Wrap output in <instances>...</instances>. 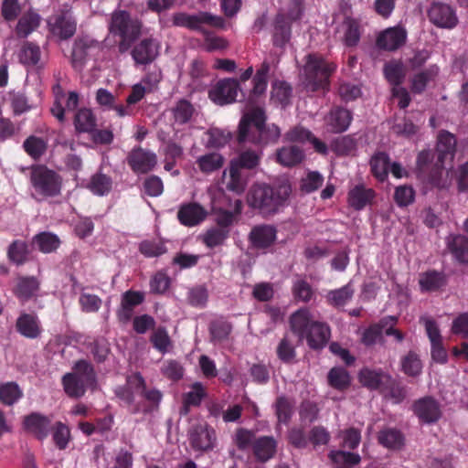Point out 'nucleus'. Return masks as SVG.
Segmentation results:
<instances>
[{
    "instance_id": "4be33fe9",
    "label": "nucleus",
    "mask_w": 468,
    "mask_h": 468,
    "mask_svg": "<svg viewBox=\"0 0 468 468\" xmlns=\"http://www.w3.org/2000/svg\"><path fill=\"white\" fill-rule=\"evenodd\" d=\"M40 281L34 276H18L13 289L14 295L25 303L38 296Z\"/></svg>"
},
{
    "instance_id": "412c9836",
    "label": "nucleus",
    "mask_w": 468,
    "mask_h": 468,
    "mask_svg": "<svg viewBox=\"0 0 468 468\" xmlns=\"http://www.w3.org/2000/svg\"><path fill=\"white\" fill-rule=\"evenodd\" d=\"M407 40V31L400 27L387 28L379 33L376 44L378 48L387 51H395L402 47Z\"/></svg>"
},
{
    "instance_id": "a211bd4d",
    "label": "nucleus",
    "mask_w": 468,
    "mask_h": 468,
    "mask_svg": "<svg viewBox=\"0 0 468 468\" xmlns=\"http://www.w3.org/2000/svg\"><path fill=\"white\" fill-rule=\"evenodd\" d=\"M23 427L38 441L48 438L51 431V420L39 412H31L23 419Z\"/></svg>"
},
{
    "instance_id": "393cba45",
    "label": "nucleus",
    "mask_w": 468,
    "mask_h": 468,
    "mask_svg": "<svg viewBox=\"0 0 468 468\" xmlns=\"http://www.w3.org/2000/svg\"><path fill=\"white\" fill-rule=\"evenodd\" d=\"M353 120L352 112L343 107H333L325 118L328 130L333 133L346 132Z\"/></svg>"
},
{
    "instance_id": "ddd939ff",
    "label": "nucleus",
    "mask_w": 468,
    "mask_h": 468,
    "mask_svg": "<svg viewBox=\"0 0 468 468\" xmlns=\"http://www.w3.org/2000/svg\"><path fill=\"white\" fill-rule=\"evenodd\" d=\"M427 13L430 22L437 27L452 29L458 24L455 10L447 4L433 2Z\"/></svg>"
},
{
    "instance_id": "1a4fd4ad",
    "label": "nucleus",
    "mask_w": 468,
    "mask_h": 468,
    "mask_svg": "<svg viewBox=\"0 0 468 468\" xmlns=\"http://www.w3.org/2000/svg\"><path fill=\"white\" fill-rule=\"evenodd\" d=\"M48 27L54 37L68 40L77 31V20L70 11L65 10L52 16L48 21Z\"/></svg>"
},
{
    "instance_id": "e2e57ef3",
    "label": "nucleus",
    "mask_w": 468,
    "mask_h": 468,
    "mask_svg": "<svg viewBox=\"0 0 468 468\" xmlns=\"http://www.w3.org/2000/svg\"><path fill=\"white\" fill-rule=\"evenodd\" d=\"M207 136L206 146L207 148L218 149L229 143L231 138V133L218 128H212L207 132Z\"/></svg>"
},
{
    "instance_id": "a18cd8bd",
    "label": "nucleus",
    "mask_w": 468,
    "mask_h": 468,
    "mask_svg": "<svg viewBox=\"0 0 468 468\" xmlns=\"http://www.w3.org/2000/svg\"><path fill=\"white\" fill-rule=\"evenodd\" d=\"M448 249L459 263H468V239L466 237L453 236L448 241Z\"/></svg>"
},
{
    "instance_id": "f8f14e48",
    "label": "nucleus",
    "mask_w": 468,
    "mask_h": 468,
    "mask_svg": "<svg viewBox=\"0 0 468 468\" xmlns=\"http://www.w3.org/2000/svg\"><path fill=\"white\" fill-rule=\"evenodd\" d=\"M296 11L291 10L288 16L278 14L273 23L272 42L275 47L283 48L291 39V23L300 18L301 11L296 5Z\"/></svg>"
},
{
    "instance_id": "58836bf2",
    "label": "nucleus",
    "mask_w": 468,
    "mask_h": 468,
    "mask_svg": "<svg viewBox=\"0 0 468 468\" xmlns=\"http://www.w3.org/2000/svg\"><path fill=\"white\" fill-rule=\"evenodd\" d=\"M242 211V202L240 199L234 201V209L229 211L222 207H212V212L216 215V222L218 228L229 229V227L234 223L236 217L239 216Z\"/></svg>"
},
{
    "instance_id": "0e129e2a",
    "label": "nucleus",
    "mask_w": 468,
    "mask_h": 468,
    "mask_svg": "<svg viewBox=\"0 0 468 468\" xmlns=\"http://www.w3.org/2000/svg\"><path fill=\"white\" fill-rule=\"evenodd\" d=\"M275 413L280 423L288 424L293 413V405L286 397L281 396L275 402Z\"/></svg>"
},
{
    "instance_id": "e433bc0d",
    "label": "nucleus",
    "mask_w": 468,
    "mask_h": 468,
    "mask_svg": "<svg viewBox=\"0 0 468 468\" xmlns=\"http://www.w3.org/2000/svg\"><path fill=\"white\" fill-rule=\"evenodd\" d=\"M70 374H74L77 379H80L89 388H94L97 384L96 372L92 364L85 359L76 361L72 367Z\"/></svg>"
},
{
    "instance_id": "ea45409f",
    "label": "nucleus",
    "mask_w": 468,
    "mask_h": 468,
    "mask_svg": "<svg viewBox=\"0 0 468 468\" xmlns=\"http://www.w3.org/2000/svg\"><path fill=\"white\" fill-rule=\"evenodd\" d=\"M40 16L30 10L18 19L16 27V34L19 38H25L35 31L40 25Z\"/></svg>"
},
{
    "instance_id": "c03bdc74",
    "label": "nucleus",
    "mask_w": 468,
    "mask_h": 468,
    "mask_svg": "<svg viewBox=\"0 0 468 468\" xmlns=\"http://www.w3.org/2000/svg\"><path fill=\"white\" fill-rule=\"evenodd\" d=\"M378 440L379 444L388 449H399L404 443L403 434L397 429L387 428L379 431Z\"/></svg>"
},
{
    "instance_id": "bf43d9fd",
    "label": "nucleus",
    "mask_w": 468,
    "mask_h": 468,
    "mask_svg": "<svg viewBox=\"0 0 468 468\" xmlns=\"http://www.w3.org/2000/svg\"><path fill=\"white\" fill-rule=\"evenodd\" d=\"M356 147V142L351 135L338 137L331 143L332 151L339 156L351 154Z\"/></svg>"
},
{
    "instance_id": "423d86ee",
    "label": "nucleus",
    "mask_w": 468,
    "mask_h": 468,
    "mask_svg": "<svg viewBox=\"0 0 468 468\" xmlns=\"http://www.w3.org/2000/svg\"><path fill=\"white\" fill-rule=\"evenodd\" d=\"M142 25L138 19L131 16L125 10H115L112 14L109 30L113 36L120 37V52H125L141 34Z\"/></svg>"
},
{
    "instance_id": "c85d7f7f",
    "label": "nucleus",
    "mask_w": 468,
    "mask_h": 468,
    "mask_svg": "<svg viewBox=\"0 0 468 468\" xmlns=\"http://www.w3.org/2000/svg\"><path fill=\"white\" fill-rule=\"evenodd\" d=\"M389 321H392L393 324H397L398 317L388 315L383 317L378 323L370 324L364 331L361 342L367 346H371L379 342L382 338L383 332H385V328L389 324Z\"/></svg>"
},
{
    "instance_id": "cd10ccee",
    "label": "nucleus",
    "mask_w": 468,
    "mask_h": 468,
    "mask_svg": "<svg viewBox=\"0 0 468 468\" xmlns=\"http://www.w3.org/2000/svg\"><path fill=\"white\" fill-rule=\"evenodd\" d=\"M375 198V191L367 188L364 185H356L347 194L348 205L355 210H362L371 204Z\"/></svg>"
},
{
    "instance_id": "864d4df0",
    "label": "nucleus",
    "mask_w": 468,
    "mask_h": 468,
    "mask_svg": "<svg viewBox=\"0 0 468 468\" xmlns=\"http://www.w3.org/2000/svg\"><path fill=\"white\" fill-rule=\"evenodd\" d=\"M248 184V179L243 171L229 165V180L227 183V189L237 195H241Z\"/></svg>"
},
{
    "instance_id": "9d476101",
    "label": "nucleus",
    "mask_w": 468,
    "mask_h": 468,
    "mask_svg": "<svg viewBox=\"0 0 468 468\" xmlns=\"http://www.w3.org/2000/svg\"><path fill=\"white\" fill-rule=\"evenodd\" d=\"M100 43L89 37H77L71 51V65L77 71H81L94 51L100 50Z\"/></svg>"
},
{
    "instance_id": "4d7b16f0",
    "label": "nucleus",
    "mask_w": 468,
    "mask_h": 468,
    "mask_svg": "<svg viewBox=\"0 0 468 468\" xmlns=\"http://www.w3.org/2000/svg\"><path fill=\"white\" fill-rule=\"evenodd\" d=\"M231 324L224 320H215L209 324L210 341L214 344L221 343L228 339L231 332Z\"/></svg>"
},
{
    "instance_id": "09e8293b",
    "label": "nucleus",
    "mask_w": 468,
    "mask_h": 468,
    "mask_svg": "<svg viewBox=\"0 0 468 468\" xmlns=\"http://www.w3.org/2000/svg\"><path fill=\"white\" fill-rule=\"evenodd\" d=\"M25 152L34 160H38L48 149V142L35 135L28 136L23 143Z\"/></svg>"
},
{
    "instance_id": "603ef678",
    "label": "nucleus",
    "mask_w": 468,
    "mask_h": 468,
    "mask_svg": "<svg viewBox=\"0 0 468 468\" xmlns=\"http://www.w3.org/2000/svg\"><path fill=\"white\" fill-rule=\"evenodd\" d=\"M346 27L344 33V43L346 47L357 46L361 37V27L359 22L352 17H346L344 20Z\"/></svg>"
},
{
    "instance_id": "4468645a",
    "label": "nucleus",
    "mask_w": 468,
    "mask_h": 468,
    "mask_svg": "<svg viewBox=\"0 0 468 468\" xmlns=\"http://www.w3.org/2000/svg\"><path fill=\"white\" fill-rule=\"evenodd\" d=\"M216 431L207 423L193 425L189 431V441L195 451L207 452L214 448Z\"/></svg>"
},
{
    "instance_id": "3c124183",
    "label": "nucleus",
    "mask_w": 468,
    "mask_h": 468,
    "mask_svg": "<svg viewBox=\"0 0 468 468\" xmlns=\"http://www.w3.org/2000/svg\"><path fill=\"white\" fill-rule=\"evenodd\" d=\"M438 72L439 68L436 65H432L414 75L411 82V90L418 94L424 91L427 84L438 74Z\"/></svg>"
},
{
    "instance_id": "f704fd0d",
    "label": "nucleus",
    "mask_w": 468,
    "mask_h": 468,
    "mask_svg": "<svg viewBox=\"0 0 468 468\" xmlns=\"http://www.w3.org/2000/svg\"><path fill=\"white\" fill-rule=\"evenodd\" d=\"M73 124L77 133H90L97 127V119L90 109L80 108L74 115Z\"/></svg>"
},
{
    "instance_id": "aec40b11",
    "label": "nucleus",
    "mask_w": 468,
    "mask_h": 468,
    "mask_svg": "<svg viewBox=\"0 0 468 468\" xmlns=\"http://www.w3.org/2000/svg\"><path fill=\"white\" fill-rule=\"evenodd\" d=\"M144 301V293L139 291L128 290L122 295L120 307L116 311L117 319L122 324H127L133 318L134 308Z\"/></svg>"
},
{
    "instance_id": "0eeeda50",
    "label": "nucleus",
    "mask_w": 468,
    "mask_h": 468,
    "mask_svg": "<svg viewBox=\"0 0 468 468\" xmlns=\"http://www.w3.org/2000/svg\"><path fill=\"white\" fill-rule=\"evenodd\" d=\"M30 183L35 193L41 198L55 197L61 194V176L46 165H32Z\"/></svg>"
},
{
    "instance_id": "20e7f679",
    "label": "nucleus",
    "mask_w": 468,
    "mask_h": 468,
    "mask_svg": "<svg viewBox=\"0 0 468 468\" xmlns=\"http://www.w3.org/2000/svg\"><path fill=\"white\" fill-rule=\"evenodd\" d=\"M290 328L299 340L306 339L308 346L314 350L324 348L331 336L329 325L314 321L307 308H301L291 315Z\"/></svg>"
},
{
    "instance_id": "bb28decb",
    "label": "nucleus",
    "mask_w": 468,
    "mask_h": 468,
    "mask_svg": "<svg viewBox=\"0 0 468 468\" xmlns=\"http://www.w3.org/2000/svg\"><path fill=\"white\" fill-rule=\"evenodd\" d=\"M278 442L272 436H261L254 441L252 452L257 462L266 463L272 459L277 452Z\"/></svg>"
},
{
    "instance_id": "a878e982",
    "label": "nucleus",
    "mask_w": 468,
    "mask_h": 468,
    "mask_svg": "<svg viewBox=\"0 0 468 468\" xmlns=\"http://www.w3.org/2000/svg\"><path fill=\"white\" fill-rule=\"evenodd\" d=\"M16 329L28 339H36L42 333L41 324L36 314L21 313L16 319Z\"/></svg>"
},
{
    "instance_id": "6e6552de",
    "label": "nucleus",
    "mask_w": 468,
    "mask_h": 468,
    "mask_svg": "<svg viewBox=\"0 0 468 468\" xmlns=\"http://www.w3.org/2000/svg\"><path fill=\"white\" fill-rule=\"evenodd\" d=\"M173 23L175 26L188 28L190 30L204 32L203 26L221 27L222 18L207 12H199L196 15L177 13L174 15Z\"/></svg>"
},
{
    "instance_id": "b1692460",
    "label": "nucleus",
    "mask_w": 468,
    "mask_h": 468,
    "mask_svg": "<svg viewBox=\"0 0 468 468\" xmlns=\"http://www.w3.org/2000/svg\"><path fill=\"white\" fill-rule=\"evenodd\" d=\"M361 385L369 390L381 392L385 384L390 381V375L381 368L363 367L358 373Z\"/></svg>"
},
{
    "instance_id": "f03ea898",
    "label": "nucleus",
    "mask_w": 468,
    "mask_h": 468,
    "mask_svg": "<svg viewBox=\"0 0 468 468\" xmlns=\"http://www.w3.org/2000/svg\"><path fill=\"white\" fill-rule=\"evenodd\" d=\"M292 194L288 178L278 177L271 184L255 183L248 192V205L263 215H273L285 207Z\"/></svg>"
},
{
    "instance_id": "f257e3e1",
    "label": "nucleus",
    "mask_w": 468,
    "mask_h": 468,
    "mask_svg": "<svg viewBox=\"0 0 468 468\" xmlns=\"http://www.w3.org/2000/svg\"><path fill=\"white\" fill-rule=\"evenodd\" d=\"M456 137L448 131H441L435 149L420 151L416 158L415 174L426 186L445 189L449 186L445 162L452 161L456 152Z\"/></svg>"
},
{
    "instance_id": "79ce46f5",
    "label": "nucleus",
    "mask_w": 468,
    "mask_h": 468,
    "mask_svg": "<svg viewBox=\"0 0 468 468\" xmlns=\"http://www.w3.org/2000/svg\"><path fill=\"white\" fill-rule=\"evenodd\" d=\"M389 167V156L384 152L375 154L370 159L372 175L380 182L388 178Z\"/></svg>"
},
{
    "instance_id": "69168bd1",
    "label": "nucleus",
    "mask_w": 468,
    "mask_h": 468,
    "mask_svg": "<svg viewBox=\"0 0 468 468\" xmlns=\"http://www.w3.org/2000/svg\"><path fill=\"white\" fill-rule=\"evenodd\" d=\"M276 354L278 358L285 364H292L294 361L296 356L295 346L287 335L280 341L276 348Z\"/></svg>"
},
{
    "instance_id": "de8ad7c7",
    "label": "nucleus",
    "mask_w": 468,
    "mask_h": 468,
    "mask_svg": "<svg viewBox=\"0 0 468 468\" xmlns=\"http://www.w3.org/2000/svg\"><path fill=\"white\" fill-rule=\"evenodd\" d=\"M303 157V151L297 146L282 147L277 151V161L288 167L300 164Z\"/></svg>"
},
{
    "instance_id": "4c0bfd02",
    "label": "nucleus",
    "mask_w": 468,
    "mask_h": 468,
    "mask_svg": "<svg viewBox=\"0 0 468 468\" xmlns=\"http://www.w3.org/2000/svg\"><path fill=\"white\" fill-rule=\"evenodd\" d=\"M17 58L24 66H37L41 58L40 47L35 42L25 41L18 50Z\"/></svg>"
},
{
    "instance_id": "8fccbe9b",
    "label": "nucleus",
    "mask_w": 468,
    "mask_h": 468,
    "mask_svg": "<svg viewBox=\"0 0 468 468\" xmlns=\"http://www.w3.org/2000/svg\"><path fill=\"white\" fill-rule=\"evenodd\" d=\"M112 187V178L104 174L97 173L90 177L88 184V188L94 195L106 196L108 195Z\"/></svg>"
},
{
    "instance_id": "2eb2a0df",
    "label": "nucleus",
    "mask_w": 468,
    "mask_h": 468,
    "mask_svg": "<svg viewBox=\"0 0 468 468\" xmlns=\"http://www.w3.org/2000/svg\"><path fill=\"white\" fill-rule=\"evenodd\" d=\"M161 44L154 37H145L135 44L131 51V56L136 65H149L153 63L160 54Z\"/></svg>"
},
{
    "instance_id": "a19ab883",
    "label": "nucleus",
    "mask_w": 468,
    "mask_h": 468,
    "mask_svg": "<svg viewBox=\"0 0 468 468\" xmlns=\"http://www.w3.org/2000/svg\"><path fill=\"white\" fill-rule=\"evenodd\" d=\"M61 384L67 396L71 399H80L83 397L89 388L74 374L66 373L61 378Z\"/></svg>"
},
{
    "instance_id": "680f3d73",
    "label": "nucleus",
    "mask_w": 468,
    "mask_h": 468,
    "mask_svg": "<svg viewBox=\"0 0 468 468\" xmlns=\"http://www.w3.org/2000/svg\"><path fill=\"white\" fill-rule=\"evenodd\" d=\"M384 75L391 85L398 87L404 80L405 71L401 63L389 62L384 66Z\"/></svg>"
},
{
    "instance_id": "72a5a7b5",
    "label": "nucleus",
    "mask_w": 468,
    "mask_h": 468,
    "mask_svg": "<svg viewBox=\"0 0 468 468\" xmlns=\"http://www.w3.org/2000/svg\"><path fill=\"white\" fill-rule=\"evenodd\" d=\"M262 152L261 150L247 149L241 151L238 156L230 161V165L239 170H253L257 168L261 160Z\"/></svg>"
},
{
    "instance_id": "37998d69",
    "label": "nucleus",
    "mask_w": 468,
    "mask_h": 468,
    "mask_svg": "<svg viewBox=\"0 0 468 468\" xmlns=\"http://www.w3.org/2000/svg\"><path fill=\"white\" fill-rule=\"evenodd\" d=\"M23 390L18 384L9 381L0 384V401L5 406H13L23 397Z\"/></svg>"
},
{
    "instance_id": "5fc2aeb1",
    "label": "nucleus",
    "mask_w": 468,
    "mask_h": 468,
    "mask_svg": "<svg viewBox=\"0 0 468 468\" xmlns=\"http://www.w3.org/2000/svg\"><path fill=\"white\" fill-rule=\"evenodd\" d=\"M329 458L335 464V468H351L360 463V456L357 453L346 452L344 451H332Z\"/></svg>"
},
{
    "instance_id": "dca6fc26",
    "label": "nucleus",
    "mask_w": 468,
    "mask_h": 468,
    "mask_svg": "<svg viewBox=\"0 0 468 468\" xmlns=\"http://www.w3.org/2000/svg\"><path fill=\"white\" fill-rule=\"evenodd\" d=\"M127 164L135 174H146L156 165L157 156L149 150L136 147L129 153Z\"/></svg>"
},
{
    "instance_id": "7c9ffc66",
    "label": "nucleus",
    "mask_w": 468,
    "mask_h": 468,
    "mask_svg": "<svg viewBox=\"0 0 468 468\" xmlns=\"http://www.w3.org/2000/svg\"><path fill=\"white\" fill-rule=\"evenodd\" d=\"M447 276L442 271H428L420 273L419 284L422 292H436L446 286Z\"/></svg>"
},
{
    "instance_id": "39448f33",
    "label": "nucleus",
    "mask_w": 468,
    "mask_h": 468,
    "mask_svg": "<svg viewBox=\"0 0 468 468\" xmlns=\"http://www.w3.org/2000/svg\"><path fill=\"white\" fill-rule=\"evenodd\" d=\"M335 69L336 65L324 58L322 55L317 53L308 54L303 67L306 89L311 91L328 90L330 78Z\"/></svg>"
},
{
    "instance_id": "338daca9",
    "label": "nucleus",
    "mask_w": 468,
    "mask_h": 468,
    "mask_svg": "<svg viewBox=\"0 0 468 468\" xmlns=\"http://www.w3.org/2000/svg\"><path fill=\"white\" fill-rule=\"evenodd\" d=\"M256 433L252 430L239 428L234 435V443L239 451H245L248 448H253L254 441H256Z\"/></svg>"
},
{
    "instance_id": "7ed1b4c3",
    "label": "nucleus",
    "mask_w": 468,
    "mask_h": 468,
    "mask_svg": "<svg viewBox=\"0 0 468 468\" xmlns=\"http://www.w3.org/2000/svg\"><path fill=\"white\" fill-rule=\"evenodd\" d=\"M267 116L263 109L253 108L245 112L239 123L236 140L239 144L246 143L264 147L275 144L281 132L277 125L267 124Z\"/></svg>"
},
{
    "instance_id": "774afa93",
    "label": "nucleus",
    "mask_w": 468,
    "mask_h": 468,
    "mask_svg": "<svg viewBox=\"0 0 468 468\" xmlns=\"http://www.w3.org/2000/svg\"><path fill=\"white\" fill-rule=\"evenodd\" d=\"M208 300V292L205 286L198 285L189 289L187 292V303L196 308H204Z\"/></svg>"
},
{
    "instance_id": "473e14b6",
    "label": "nucleus",
    "mask_w": 468,
    "mask_h": 468,
    "mask_svg": "<svg viewBox=\"0 0 468 468\" xmlns=\"http://www.w3.org/2000/svg\"><path fill=\"white\" fill-rule=\"evenodd\" d=\"M60 244L61 240L58 236L49 231L39 232L31 240L33 248H37L39 251L46 254L55 252Z\"/></svg>"
},
{
    "instance_id": "2f4dec72",
    "label": "nucleus",
    "mask_w": 468,
    "mask_h": 468,
    "mask_svg": "<svg viewBox=\"0 0 468 468\" xmlns=\"http://www.w3.org/2000/svg\"><path fill=\"white\" fill-rule=\"evenodd\" d=\"M173 121L177 125L189 123L197 113L194 105L186 99L178 100L170 109Z\"/></svg>"
},
{
    "instance_id": "13d9d810",
    "label": "nucleus",
    "mask_w": 468,
    "mask_h": 468,
    "mask_svg": "<svg viewBox=\"0 0 468 468\" xmlns=\"http://www.w3.org/2000/svg\"><path fill=\"white\" fill-rule=\"evenodd\" d=\"M52 441L55 446L60 450H65L70 441V431L69 427L61 421H57L52 427Z\"/></svg>"
},
{
    "instance_id": "f3484780",
    "label": "nucleus",
    "mask_w": 468,
    "mask_h": 468,
    "mask_svg": "<svg viewBox=\"0 0 468 468\" xmlns=\"http://www.w3.org/2000/svg\"><path fill=\"white\" fill-rule=\"evenodd\" d=\"M126 386L132 390V393L138 394L147 400L152 408H157L161 399L162 393L156 388L147 389L146 382L139 372L133 373L126 378Z\"/></svg>"
},
{
    "instance_id": "49530a36",
    "label": "nucleus",
    "mask_w": 468,
    "mask_h": 468,
    "mask_svg": "<svg viewBox=\"0 0 468 468\" xmlns=\"http://www.w3.org/2000/svg\"><path fill=\"white\" fill-rule=\"evenodd\" d=\"M197 164L202 173L211 174L223 166L224 157L218 153H208L199 156Z\"/></svg>"
},
{
    "instance_id": "052dcab7",
    "label": "nucleus",
    "mask_w": 468,
    "mask_h": 468,
    "mask_svg": "<svg viewBox=\"0 0 468 468\" xmlns=\"http://www.w3.org/2000/svg\"><path fill=\"white\" fill-rule=\"evenodd\" d=\"M328 383L334 388L345 390L350 385L349 374L343 367H333L328 373Z\"/></svg>"
},
{
    "instance_id": "c756f323",
    "label": "nucleus",
    "mask_w": 468,
    "mask_h": 468,
    "mask_svg": "<svg viewBox=\"0 0 468 468\" xmlns=\"http://www.w3.org/2000/svg\"><path fill=\"white\" fill-rule=\"evenodd\" d=\"M276 239V229L271 225L255 226L250 233L251 244L258 249L270 247Z\"/></svg>"
},
{
    "instance_id": "c9c22d12",
    "label": "nucleus",
    "mask_w": 468,
    "mask_h": 468,
    "mask_svg": "<svg viewBox=\"0 0 468 468\" xmlns=\"http://www.w3.org/2000/svg\"><path fill=\"white\" fill-rule=\"evenodd\" d=\"M33 249L26 241L16 239L9 245L7 257L13 263H25L33 260Z\"/></svg>"
},
{
    "instance_id": "6ab92c4d",
    "label": "nucleus",
    "mask_w": 468,
    "mask_h": 468,
    "mask_svg": "<svg viewBox=\"0 0 468 468\" xmlns=\"http://www.w3.org/2000/svg\"><path fill=\"white\" fill-rule=\"evenodd\" d=\"M412 410L419 420L424 423H434L441 417L439 402L430 396L416 400Z\"/></svg>"
},
{
    "instance_id": "5701e85b",
    "label": "nucleus",
    "mask_w": 468,
    "mask_h": 468,
    "mask_svg": "<svg viewBox=\"0 0 468 468\" xmlns=\"http://www.w3.org/2000/svg\"><path fill=\"white\" fill-rule=\"evenodd\" d=\"M207 216V210L196 202L182 204L177 211L178 221L186 227H195L200 224Z\"/></svg>"
},
{
    "instance_id": "9b49d317",
    "label": "nucleus",
    "mask_w": 468,
    "mask_h": 468,
    "mask_svg": "<svg viewBox=\"0 0 468 468\" xmlns=\"http://www.w3.org/2000/svg\"><path fill=\"white\" fill-rule=\"evenodd\" d=\"M239 90L237 80L223 79L208 90V98L218 105H226L236 101Z\"/></svg>"
},
{
    "instance_id": "6e6d98bb",
    "label": "nucleus",
    "mask_w": 468,
    "mask_h": 468,
    "mask_svg": "<svg viewBox=\"0 0 468 468\" xmlns=\"http://www.w3.org/2000/svg\"><path fill=\"white\" fill-rule=\"evenodd\" d=\"M401 370L409 377H418L422 371V363L414 351H410L401 358Z\"/></svg>"
}]
</instances>
